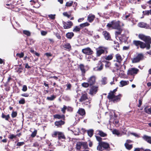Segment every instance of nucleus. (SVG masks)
I'll return each instance as SVG.
<instances>
[{
  "label": "nucleus",
  "instance_id": "f257e3e1",
  "mask_svg": "<svg viewBox=\"0 0 151 151\" xmlns=\"http://www.w3.org/2000/svg\"><path fill=\"white\" fill-rule=\"evenodd\" d=\"M139 37L141 40L144 41L147 44L139 41L134 40L133 41V44L137 46H140L141 48H144L146 47L147 49H149L150 48V45L149 44H151V38L150 37L146 36L143 34H139Z\"/></svg>",
  "mask_w": 151,
  "mask_h": 151
},
{
  "label": "nucleus",
  "instance_id": "f03ea898",
  "mask_svg": "<svg viewBox=\"0 0 151 151\" xmlns=\"http://www.w3.org/2000/svg\"><path fill=\"white\" fill-rule=\"evenodd\" d=\"M117 90V88H116L112 91H110L107 96V98L108 99L114 103L120 101L121 98L122 96V95L121 94H119L117 95H116V92Z\"/></svg>",
  "mask_w": 151,
  "mask_h": 151
},
{
  "label": "nucleus",
  "instance_id": "7ed1b4c3",
  "mask_svg": "<svg viewBox=\"0 0 151 151\" xmlns=\"http://www.w3.org/2000/svg\"><path fill=\"white\" fill-rule=\"evenodd\" d=\"M120 25L121 23L119 21L113 20L108 23L106 26L108 28L117 29H119Z\"/></svg>",
  "mask_w": 151,
  "mask_h": 151
},
{
  "label": "nucleus",
  "instance_id": "20e7f679",
  "mask_svg": "<svg viewBox=\"0 0 151 151\" xmlns=\"http://www.w3.org/2000/svg\"><path fill=\"white\" fill-rule=\"evenodd\" d=\"M110 148L109 144L107 142H99L97 147V150L100 151H103L104 150H109Z\"/></svg>",
  "mask_w": 151,
  "mask_h": 151
},
{
  "label": "nucleus",
  "instance_id": "39448f33",
  "mask_svg": "<svg viewBox=\"0 0 151 151\" xmlns=\"http://www.w3.org/2000/svg\"><path fill=\"white\" fill-rule=\"evenodd\" d=\"M82 146L83 149H86L88 148V144L85 142H78L76 144V148L77 150H80L81 147Z\"/></svg>",
  "mask_w": 151,
  "mask_h": 151
},
{
  "label": "nucleus",
  "instance_id": "423d86ee",
  "mask_svg": "<svg viewBox=\"0 0 151 151\" xmlns=\"http://www.w3.org/2000/svg\"><path fill=\"white\" fill-rule=\"evenodd\" d=\"M143 58V55L142 54H138L137 56L134 57L131 59L132 62L133 63H136L139 62Z\"/></svg>",
  "mask_w": 151,
  "mask_h": 151
},
{
  "label": "nucleus",
  "instance_id": "0eeeda50",
  "mask_svg": "<svg viewBox=\"0 0 151 151\" xmlns=\"http://www.w3.org/2000/svg\"><path fill=\"white\" fill-rule=\"evenodd\" d=\"M106 49V48L103 47H99L96 49V55L98 56H100L102 54L104 53Z\"/></svg>",
  "mask_w": 151,
  "mask_h": 151
},
{
  "label": "nucleus",
  "instance_id": "6e6552de",
  "mask_svg": "<svg viewBox=\"0 0 151 151\" xmlns=\"http://www.w3.org/2000/svg\"><path fill=\"white\" fill-rule=\"evenodd\" d=\"M139 70L136 68H131L128 70L127 72V74L131 75H136L138 73Z\"/></svg>",
  "mask_w": 151,
  "mask_h": 151
},
{
  "label": "nucleus",
  "instance_id": "1a4fd4ad",
  "mask_svg": "<svg viewBox=\"0 0 151 151\" xmlns=\"http://www.w3.org/2000/svg\"><path fill=\"white\" fill-rule=\"evenodd\" d=\"M98 90V87L96 86H92L91 87L89 90V93L93 96L96 93Z\"/></svg>",
  "mask_w": 151,
  "mask_h": 151
},
{
  "label": "nucleus",
  "instance_id": "9d476101",
  "mask_svg": "<svg viewBox=\"0 0 151 151\" xmlns=\"http://www.w3.org/2000/svg\"><path fill=\"white\" fill-rule=\"evenodd\" d=\"M82 52L85 54L89 55H91L93 53V51L89 47L83 49Z\"/></svg>",
  "mask_w": 151,
  "mask_h": 151
},
{
  "label": "nucleus",
  "instance_id": "9b49d317",
  "mask_svg": "<svg viewBox=\"0 0 151 151\" xmlns=\"http://www.w3.org/2000/svg\"><path fill=\"white\" fill-rule=\"evenodd\" d=\"M96 80V77L94 76H92L88 79L87 81L90 86H92L95 84Z\"/></svg>",
  "mask_w": 151,
  "mask_h": 151
},
{
  "label": "nucleus",
  "instance_id": "f8f14e48",
  "mask_svg": "<svg viewBox=\"0 0 151 151\" xmlns=\"http://www.w3.org/2000/svg\"><path fill=\"white\" fill-rule=\"evenodd\" d=\"M116 60H114V62H116L118 63H121L122 60L123 58L119 54H117L115 55Z\"/></svg>",
  "mask_w": 151,
  "mask_h": 151
},
{
  "label": "nucleus",
  "instance_id": "ddd939ff",
  "mask_svg": "<svg viewBox=\"0 0 151 151\" xmlns=\"http://www.w3.org/2000/svg\"><path fill=\"white\" fill-rule=\"evenodd\" d=\"M63 27L65 29L70 28L73 25V23L71 21L63 22Z\"/></svg>",
  "mask_w": 151,
  "mask_h": 151
},
{
  "label": "nucleus",
  "instance_id": "4468645a",
  "mask_svg": "<svg viewBox=\"0 0 151 151\" xmlns=\"http://www.w3.org/2000/svg\"><path fill=\"white\" fill-rule=\"evenodd\" d=\"M95 18V16L92 14H90L88 16L87 20L89 22H92Z\"/></svg>",
  "mask_w": 151,
  "mask_h": 151
},
{
  "label": "nucleus",
  "instance_id": "2eb2a0df",
  "mask_svg": "<svg viewBox=\"0 0 151 151\" xmlns=\"http://www.w3.org/2000/svg\"><path fill=\"white\" fill-rule=\"evenodd\" d=\"M138 27H142L145 28H149V26L148 24L143 22H141L138 23Z\"/></svg>",
  "mask_w": 151,
  "mask_h": 151
},
{
  "label": "nucleus",
  "instance_id": "dca6fc26",
  "mask_svg": "<svg viewBox=\"0 0 151 151\" xmlns=\"http://www.w3.org/2000/svg\"><path fill=\"white\" fill-rule=\"evenodd\" d=\"M30 2L31 3V4L32 5H35V4H37V6H35L34 7L35 8H38L40 6V4L38 2L37 0H32L30 1Z\"/></svg>",
  "mask_w": 151,
  "mask_h": 151
},
{
  "label": "nucleus",
  "instance_id": "f3484780",
  "mask_svg": "<svg viewBox=\"0 0 151 151\" xmlns=\"http://www.w3.org/2000/svg\"><path fill=\"white\" fill-rule=\"evenodd\" d=\"M103 34L106 39L108 40L110 39V35L109 33L106 31H104L103 32Z\"/></svg>",
  "mask_w": 151,
  "mask_h": 151
},
{
  "label": "nucleus",
  "instance_id": "a211bd4d",
  "mask_svg": "<svg viewBox=\"0 0 151 151\" xmlns=\"http://www.w3.org/2000/svg\"><path fill=\"white\" fill-rule=\"evenodd\" d=\"M129 83V82L128 81H121L120 82L119 86L122 87L127 85Z\"/></svg>",
  "mask_w": 151,
  "mask_h": 151
},
{
  "label": "nucleus",
  "instance_id": "6ab92c4d",
  "mask_svg": "<svg viewBox=\"0 0 151 151\" xmlns=\"http://www.w3.org/2000/svg\"><path fill=\"white\" fill-rule=\"evenodd\" d=\"M96 133L102 137H105L106 136L107 134L104 132L103 131L100 130H97L96 131Z\"/></svg>",
  "mask_w": 151,
  "mask_h": 151
},
{
  "label": "nucleus",
  "instance_id": "aec40b11",
  "mask_svg": "<svg viewBox=\"0 0 151 151\" xmlns=\"http://www.w3.org/2000/svg\"><path fill=\"white\" fill-rule=\"evenodd\" d=\"M143 139L148 142L151 144V137L145 135L143 137Z\"/></svg>",
  "mask_w": 151,
  "mask_h": 151
},
{
  "label": "nucleus",
  "instance_id": "412c9836",
  "mask_svg": "<svg viewBox=\"0 0 151 151\" xmlns=\"http://www.w3.org/2000/svg\"><path fill=\"white\" fill-rule=\"evenodd\" d=\"M78 113L81 115L83 116L85 115V112L84 110L83 109H79L78 112Z\"/></svg>",
  "mask_w": 151,
  "mask_h": 151
},
{
  "label": "nucleus",
  "instance_id": "4be33fe9",
  "mask_svg": "<svg viewBox=\"0 0 151 151\" xmlns=\"http://www.w3.org/2000/svg\"><path fill=\"white\" fill-rule=\"evenodd\" d=\"M58 138L59 139H65V137L62 132H59L58 134Z\"/></svg>",
  "mask_w": 151,
  "mask_h": 151
},
{
  "label": "nucleus",
  "instance_id": "5701e85b",
  "mask_svg": "<svg viewBox=\"0 0 151 151\" xmlns=\"http://www.w3.org/2000/svg\"><path fill=\"white\" fill-rule=\"evenodd\" d=\"M55 123L56 126H59L63 124L64 123V122L62 120H60L55 122Z\"/></svg>",
  "mask_w": 151,
  "mask_h": 151
},
{
  "label": "nucleus",
  "instance_id": "b1692460",
  "mask_svg": "<svg viewBox=\"0 0 151 151\" xmlns=\"http://www.w3.org/2000/svg\"><path fill=\"white\" fill-rule=\"evenodd\" d=\"M74 34L72 32H68L66 34V36L68 39H70L73 36Z\"/></svg>",
  "mask_w": 151,
  "mask_h": 151
},
{
  "label": "nucleus",
  "instance_id": "393cba45",
  "mask_svg": "<svg viewBox=\"0 0 151 151\" xmlns=\"http://www.w3.org/2000/svg\"><path fill=\"white\" fill-rule=\"evenodd\" d=\"M113 54H110L108 55L107 56H106L105 58V59L106 60H112L113 58Z\"/></svg>",
  "mask_w": 151,
  "mask_h": 151
},
{
  "label": "nucleus",
  "instance_id": "a878e982",
  "mask_svg": "<svg viewBox=\"0 0 151 151\" xmlns=\"http://www.w3.org/2000/svg\"><path fill=\"white\" fill-rule=\"evenodd\" d=\"M87 99V96L86 94H83L82 95L80 99V101L82 102L83 101H85Z\"/></svg>",
  "mask_w": 151,
  "mask_h": 151
},
{
  "label": "nucleus",
  "instance_id": "bb28decb",
  "mask_svg": "<svg viewBox=\"0 0 151 151\" xmlns=\"http://www.w3.org/2000/svg\"><path fill=\"white\" fill-rule=\"evenodd\" d=\"M79 67L82 74L84 73H85L86 70L84 65L83 64H81L79 66Z\"/></svg>",
  "mask_w": 151,
  "mask_h": 151
},
{
  "label": "nucleus",
  "instance_id": "cd10ccee",
  "mask_svg": "<svg viewBox=\"0 0 151 151\" xmlns=\"http://www.w3.org/2000/svg\"><path fill=\"white\" fill-rule=\"evenodd\" d=\"M99 66H97V68H96V70L100 71V70H101L103 69V64L101 63H100L99 64Z\"/></svg>",
  "mask_w": 151,
  "mask_h": 151
},
{
  "label": "nucleus",
  "instance_id": "c85d7f7f",
  "mask_svg": "<svg viewBox=\"0 0 151 151\" xmlns=\"http://www.w3.org/2000/svg\"><path fill=\"white\" fill-rule=\"evenodd\" d=\"M89 25H90V24L88 23L87 22H86L81 24L79 26L81 27V28H83L85 27L88 26H89Z\"/></svg>",
  "mask_w": 151,
  "mask_h": 151
},
{
  "label": "nucleus",
  "instance_id": "c756f323",
  "mask_svg": "<svg viewBox=\"0 0 151 151\" xmlns=\"http://www.w3.org/2000/svg\"><path fill=\"white\" fill-rule=\"evenodd\" d=\"M81 28V27L79 26H76L74 28L73 31L74 32H77L79 31Z\"/></svg>",
  "mask_w": 151,
  "mask_h": 151
},
{
  "label": "nucleus",
  "instance_id": "7c9ffc66",
  "mask_svg": "<svg viewBox=\"0 0 151 151\" xmlns=\"http://www.w3.org/2000/svg\"><path fill=\"white\" fill-rule=\"evenodd\" d=\"M112 133L113 134H116L118 136H120L121 135L119 131L116 129H114L112 131Z\"/></svg>",
  "mask_w": 151,
  "mask_h": 151
},
{
  "label": "nucleus",
  "instance_id": "2f4dec72",
  "mask_svg": "<svg viewBox=\"0 0 151 151\" xmlns=\"http://www.w3.org/2000/svg\"><path fill=\"white\" fill-rule=\"evenodd\" d=\"M124 145L126 147V148L128 150H130L132 147V146L131 145H129L127 143H125L124 144Z\"/></svg>",
  "mask_w": 151,
  "mask_h": 151
},
{
  "label": "nucleus",
  "instance_id": "473e14b6",
  "mask_svg": "<svg viewBox=\"0 0 151 151\" xmlns=\"http://www.w3.org/2000/svg\"><path fill=\"white\" fill-rule=\"evenodd\" d=\"M54 117L55 118H56L58 119H60L64 117V115H60L58 114H56L54 115Z\"/></svg>",
  "mask_w": 151,
  "mask_h": 151
},
{
  "label": "nucleus",
  "instance_id": "72a5a7b5",
  "mask_svg": "<svg viewBox=\"0 0 151 151\" xmlns=\"http://www.w3.org/2000/svg\"><path fill=\"white\" fill-rule=\"evenodd\" d=\"M64 47L70 50L71 49V46L69 43H66L64 45Z\"/></svg>",
  "mask_w": 151,
  "mask_h": 151
},
{
  "label": "nucleus",
  "instance_id": "f704fd0d",
  "mask_svg": "<svg viewBox=\"0 0 151 151\" xmlns=\"http://www.w3.org/2000/svg\"><path fill=\"white\" fill-rule=\"evenodd\" d=\"M144 110L146 113L149 114H151V108H148L146 107L144 109Z\"/></svg>",
  "mask_w": 151,
  "mask_h": 151
},
{
  "label": "nucleus",
  "instance_id": "c9c22d12",
  "mask_svg": "<svg viewBox=\"0 0 151 151\" xmlns=\"http://www.w3.org/2000/svg\"><path fill=\"white\" fill-rule=\"evenodd\" d=\"M82 86L85 88H87L88 87L89 85H90V84L89 83H86V82H84L82 83Z\"/></svg>",
  "mask_w": 151,
  "mask_h": 151
},
{
  "label": "nucleus",
  "instance_id": "e433bc0d",
  "mask_svg": "<svg viewBox=\"0 0 151 151\" xmlns=\"http://www.w3.org/2000/svg\"><path fill=\"white\" fill-rule=\"evenodd\" d=\"M143 14L148 15L150 14H151V10L143 11Z\"/></svg>",
  "mask_w": 151,
  "mask_h": 151
},
{
  "label": "nucleus",
  "instance_id": "4c0bfd02",
  "mask_svg": "<svg viewBox=\"0 0 151 151\" xmlns=\"http://www.w3.org/2000/svg\"><path fill=\"white\" fill-rule=\"evenodd\" d=\"M55 97L54 95H52L50 97H47V99L49 101H52L55 98Z\"/></svg>",
  "mask_w": 151,
  "mask_h": 151
},
{
  "label": "nucleus",
  "instance_id": "58836bf2",
  "mask_svg": "<svg viewBox=\"0 0 151 151\" xmlns=\"http://www.w3.org/2000/svg\"><path fill=\"white\" fill-rule=\"evenodd\" d=\"M88 136L91 137H92L93 134V130L92 129H91L88 131Z\"/></svg>",
  "mask_w": 151,
  "mask_h": 151
},
{
  "label": "nucleus",
  "instance_id": "ea45409f",
  "mask_svg": "<svg viewBox=\"0 0 151 151\" xmlns=\"http://www.w3.org/2000/svg\"><path fill=\"white\" fill-rule=\"evenodd\" d=\"M2 117L3 118H5L6 120H8L9 118V115H5L3 113L2 115Z\"/></svg>",
  "mask_w": 151,
  "mask_h": 151
},
{
  "label": "nucleus",
  "instance_id": "a19ab883",
  "mask_svg": "<svg viewBox=\"0 0 151 151\" xmlns=\"http://www.w3.org/2000/svg\"><path fill=\"white\" fill-rule=\"evenodd\" d=\"M119 29L118 31H116L115 32V35H116V38H117V37L119 35H120V34L121 33V32H122V30L121 29H120V28L119 29Z\"/></svg>",
  "mask_w": 151,
  "mask_h": 151
},
{
  "label": "nucleus",
  "instance_id": "79ce46f5",
  "mask_svg": "<svg viewBox=\"0 0 151 151\" xmlns=\"http://www.w3.org/2000/svg\"><path fill=\"white\" fill-rule=\"evenodd\" d=\"M23 33L27 36H29L30 35V32L27 30H24L23 31Z\"/></svg>",
  "mask_w": 151,
  "mask_h": 151
},
{
  "label": "nucleus",
  "instance_id": "37998d69",
  "mask_svg": "<svg viewBox=\"0 0 151 151\" xmlns=\"http://www.w3.org/2000/svg\"><path fill=\"white\" fill-rule=\"evenodd\" d=\"M105 66L106 68H109L111 65V63L109 61H105Z\"/></svg>",
  "mask_w": 151,
  "mask_h": 151
},
{
  "label": "nucleus",
  "instance_id": "c03bdc74",
  "mask_svg": "<svg viewBox=\"0 0 151 151\" xmlns=\"http://www.w3.org/2000/svg\"><path fill=\"white\" fill-rule=\"evenodd\" d=\"M73 3V1H70L69 2H67L66 4V6H72Z\"/></svg>",
  "mask_w": 151,
  "mask_h": 151
},
{
  "label": "nucleus",
  "instance_id": "a18cd8bd",
  "mask_svg": "<svg viewBox=\"0 0 151 151\" xmlns=\"http://www.w3.org/2000/svg\"><path fill=\"white\" fill-rule=\"evenodd\" d=\"M16 55L18 56L19 58H22L23 57L24 54L23 52H21L20 53H17V54Z\"/></svg>",
  "mask_w": 151,
  "mask_h": 151
},
{
  "label": "nucleus",
  "instance_id": "49530a36",
  "mask_svg": "<svg viewBox=\"0 0 151 151\" xmlns=\"http://www.w3.org/2000/svg\"><path fill=\"white\" fill-rule=\"evenodd\" d=\"M37 133V130H35L31 134V136L32 137H34L36 135Z\"/></svg>",
  "mask_w": 151,
  "mask_h": 151
},
{
  "label": "nucleus",
  "instance_id": "de8ad7c7",
  "mask_svg": "<svg viewBox=\"0 0 151 151\" xmlns=\"http://www.w3.org/2000/svg\"><path fill=\"white\" fill-rule=\"evenodd\" d=\"M19 103L20 104H24L25 103V101L24 99L22 98L19 101Z\"/></svg>",
  "mask_w": 151,
  "mask_h": 151
},
{
  "label": "nucleus",
  "instance_id": "09e8293b",
  "mask_svg": "<svg viewBox=\"0 0 151 151\" xmlns=\"http://www.w3.org/2000/svg\"><path fill=\"white\" fill-rule=\"evenodd\" d=\"M59 132H54L52 135V137H57V135H58Z\"/></svg>",
  "mask_w": 151,
  "mask_h": 151
},
{
  "label": "nucleus",
  "instance_id": "8fccbe9b",
  "mask_svg": "<svg viewBox=\"0 0 151 151\" xmlns=\"http://www.w3.org/2000/svg\"><path fill=\"white\" fill-rule=\"evenodd\" d=\"M80 133V130L79 129H77L76 131H75L74 132V134L75 135H79Z\"/></svg>",
  "mask_w": 151,
  "mask_h": 151
},
{
  "label": "nucleus",
  "instance_id": "3c124183",
  "mask_svg": "<svg viewBox=\"0 0 151 151\" xmlns=\"http://www.w3.org/2000/svg\"><path fill=\"white\" fill-rule=\"evenodd\" d=\"M67 107L66 106L64 105L63 108L61 109V111L63 113H65V110L67 109Z\"/></svg>",
  "mask_w": 151,
  "mask_h": 151
},
{
  "label": "nucleus",
  "instance_id": "603ef678",
  "mask_svg": "<svg viewBox=\"0 0 151 151\" xmlns=\"http://www.w3.org/2000/svg\"><path fill=\"white\" fill-rule=\"evenodd\" d=\"M63 14L64 16L68 18H69L70 17V15H69L67 12H63Z\"/></svg>",
  "mask_w": 151,
  "mask_h": 151
},
{
  "label": "nucleus",
  "instance_id": "864d4df0",
  "mask_svg": "<svg viewBox=\"0 0 151 151\" xmlns=\"http://www.w3.org/2000/svg\"><path fill=\"white\" fill-rule=\"evenodd\" d=\"M17 115V113L16 112H13L12 114V116L13 118L15 117Z\"/></svg>",
  "mask_w": 151,
  "mask_h": 151
},
{
  "label": "nucleus",
  "instance_id": "5fc2aeb1",
  "mask_svg": "<svg viewBox=\"0 0 151 151\" xmlns=\"http://www.w3.org/2000/svg\"><path fill=\"white\" fill-rule=\"evenodd\" d=\"M130 14H129L128 15H124L122 17V18L124 19H127L129 17H130Z\"/></svg>",
  "mask_w": 151,
  "mask_h": 151
},
{
  "label": "nucleus",
  "instance_id": "6e6d98bb",
  "mask_svg": "<svg viewBox=\"0 0 151 151\" xmlns=\"http://www.w3.org/2000/svg\"><path fill=\"white\" fill-rule=\"evenodd\" d=\"M101 82L102 84H105L106 83V78H103L101 81Z\"/></svg>",
  "mask_w": 151,
  "mask_h": 151
},
{
  "label": "nucleus",
  "instance_id": "4d7b16f0",
  "mask_svg": "<svg viewBox=\"0 0 151 151\" xmlns=\"http://www.w3.org/2000/svg\"><path fill=\"white\" fill-rule=\"evenodd\" d=\"M96 137L97 140L99 142H101V138L99 136H96Z\"/></svg>",
  "mask_w": 151,
  "mask_h": 151
},
{
  "label": "nucleus",
  "instance_id": "13d9d810",
  "mask_svg": "<svg viewBox=\"0 0 151 151\" xmlns=\"http://www.w3.org/2000/svg\"><path fill=\"white\" fill-rule=\"evenodd\" d=\"M27 90V88L26 86L24 85L22 89V90L24 91H26Z\"/></svg>",
  "mask_w": 151,
  "mask_h": 151
},
{
  "label": "nucleus",
  "instance_id": "bf43d9fd",
  "mask_svg": "<svg viewBox=\"0 0 151 151\" xmlns=\"http://www.w3.org/2000/svg\"><path fill=\"white\" fill-rule=\"evenodd\" d=\"M48 17L52 19H54L55 18V15L50 14L48 15Z\"/></svg>",
  "mask_w": 151,
  "mask_h": 151
},
{
  "label": "nucleus",
  "instance_id": "052dcab7",
  "mask_svg": "<svg viewBox=\"0 0 151 151\" xmlns=\"http://www.w3.org/2000/svg\"><path fill=\"white\" fill-rule=\"evenodd\" d=\"M16 136L15 135L13 134H12L10 135L9 136V138L11 139H13L15 137H16Z\"/></svg>",
  "mask_w": 151,
  "mask_h": 151
},
{
  "label": "nucleus",
  "instance_id": "680f3d73",
  "mask_svg": "<svg viewBox=\"0 0 151 151\" xmlns=\"http://www.w3.org/2000/svg\"><path fill=\"white\" fill-rule=\"evenodd\" d=\"M47 34V32L45 31H41V34L42 35L44 36Z\"/></svg>",
  "mask_w": 151,
  "mask_h": 151
},
{
  "label": "nucleus",
  "instance_id": "e2e57ef3",
  "mask_svg": "<svg viewBox=\"0 0 151 151\" xmlns=\"http://www.w3.org/2000/svg\"><path fill=\"white\" fill-rule=\"evenodd\" d=\"M121 63H115L114 64V66L116 67L117 68H119L120 65Z\"/></svg>",
  "mask_w": 151,
  "mask_h": 151
},
{
  "label": "nucleus",
  "instance_id": "0e129e2a",
  "mask_svg": "<svg viewBox=\"0 0 151 151\" xmlns=\"http://www.w3.org/2000/svg\"><path fill=\"white\" fill-rule=\"evenodd\" d=\"M24 144V142H18L17 144V145L18 146H20Z\"/></svg>",
  "mask_w": 151,
  "mask_h": 151
},
{
  "label": "nucleus",
  "instance_id": "69168bd1",
  "mask_svg": "<svg viewBox=\"0 0 151 151\" xmlns=\"http://www.w3.org/2000/svg\"><path fill=\"white\" fill-rule=\"evenodd\" d=\"M71 86V84H68L67 85V88H66V90L70 89Z\"/></svg>",
  "mask_w": 151,
  "mask_h": 151
},
{
  "label": "nucleus",
  "instance_id": "338daca9",
  "mask_svg": "<svg viewBox=\"0 0 151 151\" xmlns=\"http://www.w3.org/2000/svg\"><path fill=\"white\" fill-rule=\"evenodd\" d=\"M119 120L117 119H115L114 120L113 122L114 124H117L119 123Z\"/></svg>",
  "mask_w": 151,
  "mask_h": 151
},
{
  "label": "nucleus",
  "instance_id": "774afa93",
  "mask_svg": "<svg viewBox=\"0 0 151 151\" xmlns=\"http://www.w3.org/2000/svg\"><path fill=\"white\" fill-rule=\"evenodd\" d=\"M45 55L47 56L48 57L52 56V54L50 53H45Z\"/></svg>",
  "mask_w": 151,
  "mask_h": 151
}]
</instances>
